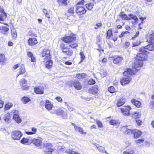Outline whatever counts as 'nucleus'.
<instances>
[{
    "instance_id": "1",
    "label": "nucleus",
    "mask_w": 154,
    "mask_h": 154,
    "mask_svg": "<svg viewBox=\"0 0 154 154\" xmlns=\"http://www.w3.org/2000/svg\"><path fill=\"white\" fill-rule=\"evenodd\" d=\"M145 55L142 53H138L137 54L134 63L132 65V67L133 69L138 71L140 70V68L143 64V61L145 60Z\"/></svg>"
},
{
    "instance_id": "2",
    "label": "nucleus",
    "mask_w": 154,
    "mask_h": 154,
    "mask_svg": "<svg viewBox=\"0 0 154 154\" xmlns=\"http://www.w3.org/2000/svg\"><path fill=\"white\" fill-rule=\"evenodd\" d=\"M76 38L75 35L72 34L69 36H66L62 38V40L66 43H71L69 46L72 48H75L78 46L75 41Z\"/></svg>"
},
{
    "instance_id": "3",
    "label": "nucleus",
    "mask_w": 154,
    "mask_h": 154,
    "mask_svg": "<svg viewBox=\"0 0 154 154\" xmlns=\"http://www.w3.org/2000/svg\"><path fill=\"white\" fill-rule=\"evenodd\" d=\"M153 44H149L145 47H143L139 49L140 53H142L143 54L145 55V57L146 55L148 54V52L146 50L147 49L148 51H152L154 50V45Z\"/></svg>"
},
{
    "instance_id": "4",
    "label": "nucleus",
    "mask_w": 154,
    "mask_h": 154,
    "mask_svg": "<svg viewBox=\"0 0 154 154\" xmlns=\"http://www.w3.org/2000/svg\"><path fill=\"white\" fill-rule=\"evenodd\" d=\"M42 146L46 148L45 150L44 151V153L45 154H51L52 152L55 151L54 149L51 148L52 146L51 143H47L45 144L42 145Z\"/></svg>"
},
{
    "instance_id": "5",
    "label": "nucleus",
    "mask_w": 154,
    "mask_h": 154,
    "mask_svg": "<svg viewBox=\"0 0 154 154\" xmlns=\"http://www.w3.org/2000/svg\"><path fill=\"white\" fill-rule=\"evenodd\" d=\"M19 84L23 91L28 90L30 87L27 83V81L24 79H22L19 81Z\"/></svg>"
},
{
    "instance_id": "6",
    "label": "nucleus",
    "mask_w": 154,
    "mask_h": 154,
    "mask_svg": "<svg viewBox=\"0 0 154 154\" xmlns=\"http://www.w3.org/2000/svg\"><path fill=\"white\" fill-rule=\"evenodd\" d=\"M131 107L129 106H123L120 108L122 114L125 116H129L130 115V110L131 109Z\"/></svg>"
},
{
    "instance_id": "7",
    "label": "nucleus",
    "mask_w": 154,
    "mask_h": 154,
    "mask_svg": "<svg viewBox=\"0 0 154 154\" xmlns=\"http://www.w3.org/2000/svg\"><path fill=\"white\" fill-rule=\"evenodd\" d=\"M21 132L18 131H15L12 132L11 134V137L14 140H18L22 136Z\"/></svg>"
},
{
    "instance_id": "8",
    "label": "nucleus",
    "mask_w": 154,
    "mask_h": 154,
    "mask_svg": "<svg viewBox=\"0 0 154 154\" xmlns=\"http://www.w3.org/2000/svg\"><path fill=\"white\" fill-rule=\"evenodd\" d=\"M41 55L43 58L45 60L51 59V55L50 54V51L47 49H44L42 51Z\"/></svg>"
},
{
    "instance_id": "9",
    "label": "nucleus",
    "mask_w": 154,
    "mask_h": 154,
    "mask_svg": "<svg viewBox=\"0 0 154 154\" xmlns=\"http://www.w3.org/2000/svg\"><path fill=\"white\" fill-rule=\"evenodd\" d=\"M85 9L82 6H78L77 7L76 12L78 15H82L86 13Z\"/></svg>"
},
{
    "instance_id": "10",
    "label": "nucleus",
    "mask_w": 154,
    "mask_h": 154,
    "mask_svg": "<svg viewBox=\"0 0 154 154\" xmlns=\"http://www.w3.org/2000/svg\"><path fill=\"white\" fill-rule=\"evenodd\" d=\"M56 114L57 115H60L63 119H66L67 117V113L61 109H57Z\"/></svg>"
},
{
    "instance_id": "11",
    "label": "nucleus",
    "mask_w": 154,
    "mask_h": 154,
    "mask_svg": "<svg viewBox=\"0 0 154 154\" xmlns=\"http://www.w3.org/2000/svg\"><path fill=\"white\" fill-rule=\"evenodd\" d=\"M123 59V58L122 57L119 56L115 57L113 58V62L115 64L120 65Z\"/></svg>"
},
{
    "instance_id": "12",
    "label": "nucleus",
    "mask_w": 154,
    "mask_h": 154,
    "mask_svg": "<svg viewBox=\"0 0 154 154\" xmlns=\"http://www.w3.org/2000/svg\"><path fill=\"white\" fill-rule=\"evenodd\" d=\"M147 41L151 44L154 45V32L149 33L147 36Z\"/></svg>"
},
{
    "instance_id": "13",
    "label": "nucleus",
    "mask_w": 154,
    "mask_h": 154,
    "mask_svg": "<svg viewBox=\"0 0 154 154\" xmlns=\"http://www.w3.org/2000/svg\"><path fill=\"white\" fill-rule=\"evenodd\" d=\"M98 89L97 85H94L90 88L88 90L89 93L93 94H97L98 92Z\"/></svg>"
},
{
    "instance_id": "14",
    "label": "nucleus",
    "mask_w": 154,
    "mask_h": 154,
    "mask_svg": "<svg viewBox=\"0 0 154 154\" xmlns=\"http://www.w3.org/2000/svg\"><path fill=\"white\" fill-rule=\"evenodd\" d=\"M131 80L130 77H124L121 81V84L123 85H125L128 83Z\"/></svg>"
},
{
    "instance_id": "15",
    "label": "nucleus",
    "mask_w": 154,
    "mask_h": 154,
    "mask_svg": "<svg viewBox=\"0 0 154 154\" xmlns=\"http://www.w3.org/2000/svg\"><path fill=\"white\" fill-rule=\"evenodd\" d=\"M0 30L1 32L4 35H7L8 32L9 30L8 26H0Z\"/></svg>"
},
{
    "instance_id": "16",
    "label": "nucleus",
    "mask_w": 154,
    "mask_h": 154,
    "mask_svg": "<svg viewBox=\"0 0 154 154\" xmlns=\"http://www.w3.org/2000/svg\"><path fill=\"white\" fill-rule=\"evenodd\" d=\"M133 73V70L131 69L128 68L127 70L124 71L123 72V75L125 76V77H130V76L132 75Z\"/></svg>"
},
{
    "instance_id": "17",
    "label": "nucleus",
    "mask_w": 154,
    "mask_h": 154,
    "mask_svg": "<svg viewBox=\"0 0 154 154\" xmlns=\"http://www.w3.org/2000/svg\"><path fill=\"white\" fill-rule=\"evenodd\" d=\"M126 99L124 97H122L118 100L117 105L119 107L124 104L126 102Z\"/></svg>"
},
{
    "instance_id": "18",
    "label": "nucleus",
    "mask_w": 154,
    "mask_h": 154,
    "mask_svg": "<svg viewBox=\"0 0 154 154\" xmlns=\"http://www.w3.org/2000/svg\"><path fill=\"white\" fill-rule=\"evenodd\" d=\"M133 133L134 134V136L135 138H137L140 136L142 134L141 131L135 129H134Z\"/></svg>"
},
{
    "instance_id": "19",
    "label": "nucleus",
    "mask_w": 154,
    "mask_h": 154,
    "mask_svg": "<svg viewBox=\"0 0 154 154\" xmlns=\"http://www.w3.org/2000/svg\"><path fill=\"white\" fill-rule=\"evenodd\" d=\"M73 85L75 89L78 90H80L82 88L81 84L78 81H75L74 82Z\"/></svg>"
},
{
    "instance_id": "20",
    "label": "nucleus",
    "mask_w": 154,
    "mask_h": 154,
    "mask_svg": "<svg viewBox=\"0 0 154 154\" xmlns=\"http://www.w3.org/2000/svg\"><path fill=\"white\" fill-rule=\"evenodd\" d=\"M53 106V105L51 103V102L49 100H46L45 106V108L48 110H51Z\"/></svg>"
},
{
    "instance_id": "21",
    "label": "nucleus",
    "mask_w": 154,
    "mask_h": 154,
    "mask_svg": "<svg viewBox=\"0 0 154 154\" xmlns=\"http://www.w3.org/2000/svg\"><path fill=\"white\" fill-rule=\"evenodd\" d=\"M62 53L64 54L70 56L72 55L73 53V51L69 48H68V49L67 50V51H62Z\"/></svg>"
},
{
    "instance_id": "22",
    "label": "nucleus",
    "mask_w": 154,
    "mask_h": 154,
    "mask_svg": "<svg viewBox=\"0 0 154 154\" xmlns=\"http://www.w3.org/2000/svg\"><path fill=\"white\" fill-rule=\"evenodd\" d=\"M29 44L30 45H33L37 43L36 38H29L28 40Z\"/></svg>"
},
{
    "instance_id": "23",
    "label": "nucleus",
    "mask_w": 154,
    "mask_h": 154,
    "mask_svg": "<svg viewBox=\"0 0 154 154\" xmlns=\"http://www.w3.org/2000/svg\"><path fill=\"white\" fill-rule=\"evenodd\" d=\"M47 61L45 63V67L49 69L51 68L52 66V62L51 59H47Z\"/></svg>"
},
{
    "instance_id": "24",
    "label": "nucleus",
    "mask_w": 154,
    "mask_h": 154,
    "mask_svg": "<svg viewBox=\"0 0 154 154\" xmlns=\"http://www.w3.org/2000/svg\"><path fill=\"white\" fill-rule=\"evenodd\" d=\"M13 118L18 123H20L21 122V119L17 114H14Z\"/></svg>"
},
{
    "instance_id": "25",
    "label": "nucleus",
    "mask_w": 154,
    "mask_h": 154,
    "mask_svg": "<svg viewBox=\"0 0 154 154\" xmlns=\"http://www.w3.org/2000/svg\"><path fill=\"white\" fill-rule=\"evenodd\" d=\"M60 48L62 50V51H65L68 49V46L67 44H64V43H61L60 45Z\"/></svg>"
},
{
    "instance_id": "26",
    "label": "nucleus",
    "mask_w": 154,
    "mask_h": 154,
    "mask_svg": "<svg viewBox=\"0 0 154 154\" xmlns=\"http://www.w3.org/2000/svg\"><path fill=\"white\" fill-rule=\"evenodd\" d=\"M64 103L65 105L67 106L68 109L69 111H72L74 110V108L72 105L70 103L69 104L66 102H65Z\"/></svg>"
},
{
    "instance_id": "27",
    "label": "nucleus",
    "mask_w": 154,
    "mask_h": 154,
    "mask_svg": "<svg viewBox=\"0 0 154 154\" xmlns=\"http://www.w3.org/2000/svg\"><path fill=\"white\" fill-rule=\"evenodd\" d=\"M25 69L23 64H21L19 72V74L18 75L17 77L20 75L22 74L25 72Z\"/></svg>"
},
{
    "instance_id": "28",
    "label": "nucleus",
    "mask_w": 154,
    "mask_h": 154,
    "mask_svg": "<svg viewBox=\"0 0 154 154\" xmlns=\"http://www.w3.org/2000/svg\"><path fill=\"white\" fill-rule=\"evenodd\" d=\"M131 102L133 104L138 107H139L141 104L140 102L134 99H132L131 100Z\"/></svg>"
},
{
    "instance_id": "29",
    "label": "nucleus",
    "mask_w": 154,
    "mask_h": 154,
    "mask_svg": "<svg viewBox=\"0 0 154 154\" xmlns=\"http://www.w3.org/2000/svg\"><path fill=\"white\" fill-rule=\"evenodd\" d=\"M11 119V117L10 113H7L5 115L4 117V120L5 122H9V121Z\"/></svg>"
},
{
    "instance_id": "30",
    "label": "nucleus",
    "mask_w": 154,
    "mask_h": 154,
    "mask_svg": "<svg viewBox=\"0 0 154 154\" xmlns=\"http://www.w3.org/2000/svg\"><path fill=\"white\" fill-rule=\"evenodd\" d=\"M75 128L76 131H78L81 134H86V133L83 131V130L82 128L78 126H75Z\"/></svg>"
},
{
    "instance_id": "31",
    "label": "nucleus",
    "mask_w": 154,
    "mask_h": 154,
    "mask_svg": "<svg viewBox=\"0 0 154 154\" xmlns=\"http://www.w3.org/2000/svg\"><path fill=\"white\" fill-rule=\"evenodd\" d=\"M132 117L134 118H137L140 116V114L137 112H134L131 113Z\"/></svg>"
},
{
    "instance_id": "32",
    "label": "nucleus",
    "mask_w": 154,
    "mask_h": 154,
    "mask_svg": "<svg viewBox=\"0 0 154 154\" xmlns=\"http://www.w3.org/2000/svg\"><path fill=\"white\" fill-rule=\"evenodd\" d=\"M21 100L24 103L26 104L30 100V99L27 97H24L22 98Z\"/></svg>"
},
{
    "instance_id": "33",
    "label": "nucleus",
    "mask_w": 154,
    "mask_h": 154,
    "mask_svg": "<svg viewBox=\"0 0 154 154\" xmlns=\"http://www.w3.org/2000/svg\"><path fill=\"white\" fill-rule=\"evenodd\" d=\"M106 38L107 39H109L111 36L112 35V31L111 29H109L108 30L107 32Z\"/></svg>"
},
{
    "instance_id": "34",
    "label": "nucleus",
    "mask_w": 154,
    "mask_h": 154,
    "mask_svg": "<svg viewBox=\"0 0 154 154\" xmlns=\"http://www.w3.org/2000/svg\"><path fill=\"white\" fill-rule=\"evenodd\" d=\"M87 75H86L84 73H82L81 74H78L76 75V77L79 79H83L85 78Z\"/></svg>"
},
{
    "instance_id": "35",
    "label": "nucleus",
    "mask_w": 154,
    "mask_h": 154,
    "mask_svg": "<svg viewBox=\"0 0 154 154\" xmlns=\"http://www.w3.org/2000/svg\"><path fill=\"white\" fill-rule=\"evenodd\" d=\"M87 9L89 10H91L93 8L94 4L92 3H89L86 4L85 5Z\"/></svg>"
},
{
    "instance_id": "36",
    "label": "nucleus",
    "mask_w": 154,
    "mask_h": 154,
    "mask_svg": "<svg viewBox=\"0 0 154 154\" xmlns=\"http://www.w3.org/2000/svg\"><path fill=\"white\" fill-rule=\"evenodd\" d=\"M67 0H58V3L60 6L66 5Z\"/></svg>"
},
{
    "instance_id": "37",
    "label": "nucleus",
    "mask_w": 154,
    "mask_h": 154,
    "mask_svg": "<svg viewBox=\"0 0 154 154\" xmlns=\"http://www.w3.org/2000/svg\"><path fill=\"white\" fill-rule=\"evenodd\" d=\"M29 140L28 139L23 138L20 141L21 143L24 144L28 145L29 144Z\"/></svg>"
},
{
    "instance_id": "38",
    "label": "nucleus",
    "mask_w": 154,
    "mask_h": 154,
    "mask_svg": "<svg viewBox=\"0 0 154 154\" xmlns=\"http://www.w3.org/2000/svg\"><path fill=\"white\" fill-rule=\"evenodd\" d=\"M45 85H44L42 86H39V94H43L44 93V90L45 88Z\"/></svg>"
},
{
    "instance_id": "39",
    "label": "nucleus",
    "mask_w": 154,
    "mask_h": 154,
    "mask_svg": "<svg viewBox=\"0 0 154 154\" xmlns=\"http://www.w3.org/2000/svg\"><path fill=\"white\" fill-rule=\"evenodd\" d=\"M13 104L11 103H8L5 105V110H7L9 109L10 108L12 107Z\"/></svg>"
},
{
    "instance_id": "40",
    "label": "nucleus",
    "mask_w": 154,
    "mask_h": 154,
    "mask_svg": "<svg viewBox=\"0 0 154 154\" xmlns=\"http://www.w3.org/2000/svg\"><path fill=\"white\" fill-rule=\"evenodd\" d=\"M128 16L133 20H135L136 22H137L138 20V19L136 15H134L132 14H128Z\"/></svg>"
},
{
    "instance_id": "41",
    "label": "nucleus",
    "mask_w": 154,
    "mask_h": 154,
    "mask_svg": "<svg viewBox=\"0 0 154 154\" xmlns=\"http://www.w3.org/2000/svg\"><path fill=\"white\" fill-rule=\"evenodd\" d=\"M95 122L99 128H102L103 127V124L101 121L96 119L95 120Z\"/></svg>"
},
{
    "instance_id": "42",
    "label": "nucleus",
    "mask_w": 154,
    "mask_h": 154,
    "mask_svg": "<svg viewBox=\"0 0 154 154\" xmlns=\"http://www.w3.org/2000/svg\"><path fill=\"white\" fill-rule=\"evenodd\" d=\"M121 17L122 20L124 19L126 20H130L131 18L128 17L126 14H121Z\"/></svg>"
},
{
    "instance_id": "43",
    "label": "nucleus",
    "mask_w": 154,
    "mask_h": 154,
    "mask_svg": "<svg viewBox=\"0 0 154 154\" xmlns=\"http://www.w3.org/2000/svg\"><path fill=\"white\" fill-rule=\"evenodd\" d=\"M108 91L111 93H113L115 91L116 89L113 86H111L108 88Z\"/></svg>"
},
{
    "instance_id": "44",
    "label": "nucleus",
    "mask_w": 154,
    "mask_h": 154,
    "mask_svg": "<svg viewBox=\"0 0 154 154\" xmlns=\"http://www.w3.org/2000/svg\"><path fill=\"white\" fill-rule=\"evenodd\" d=\"M32 142L36 146H38V139H34L32 140Z\"/></svg>"
},
{
    "instance_id": "45",
    "label": "nucleus",
    "mask_w": 154,
    "mask_h": 154,
    "mask_svg": "<svg viewBox=\"0 0 154 154\" xmlns=\"http://www.w3.org/2000/svg\"><path fill=\"white\" fill-rule=\"evenodd\" d=\"M100 74L102 77H104L107 75V73L106 71L103 70L100 72Z\"/></svg>"
},
{
    "instance_id": "46",
    "label": "nucleus",
    "mask_w": 154,
    "mask_h": 154,
    "mask_svg": "<svg viewBox=\"0 0 154 154\" xmlns=\"http://www.w3.org/2000/svg\"><path fill=\"white\" fill-rule=\"evenodd\" d=\"M68 13L71 14H74V8L73 7H71L69 8L67 11Z\"/></svg>"
},
{
    "instance_id": "47",
    "label": "nucleus",
    "mask_w": 154,
    "mask_h": 154,
    "mask_svg": "<svg viewBox=\"0 0 154 154\" xmlns=\"http://www.w3.org/2000/svg\"><path fill=\"white\" fill-rule=\"evenodd\" d=\"M12 35L14 38H16L17 37V33L15 30H11Z\"/></svg>"
},
{
    "instance_id": "48",
    "label": "nucleus",
    "mask_w": 154,
    "mask_h": 154,
    "mask_svg": "<svg viewBox=\"0 0 154 154\" xmlns=\"http://www.w3.org/2000/svg\"><path fill=\"white\" fill-rule=\"evenodd\" d=\"M134 151L133 150H126L123 152V154H133Z\"/></svg>"
},
{
    "instance_id": "49",
    "label": "nucleus",
    "mask_w": 154,
    "mask_h": 154,
    "mask_svg": "<svg viewBox=\"0 0 154 154\" xmlns=\"http://www.w3.org/2000/svg\"><path fill=\"white\" fill-rule=\"evenodd\" d=\"M79 54L80 56H81V62H82L84 60H85V56L83 52H80Z\"/></svg>"
},
{
    "instance_id": "50",
    "label": "nucleus",
    "mask_w": 154,
    "mask_h": 154,
    "mask_svg": "<svg viewBox=\"0 0 154 154\" xmlns=\"http://www.w3.org/2000/svg\"><path fill=\"white\" fill-rule=\"evenodd\" d=\"M125 130L124 131V132L125 133L127 134H128L129 133H131V134H133V131H130V129H128L126 128H124Z\"/></svg>"
},
{
    "instance_id": "51",
    "label": "nucleus",
    "mask_w": 154,
    "mask_h": 154,
    "mask_svg": "<svg viewBox=\"0 0 154 154\" xmlns=\"http://www.w3.org/2000/svg\"><path fill=\"white\" fill-rule=\"evenodd\" d=\"M97 148L100 152H104V151H105V149L104 148V147L100 146H99L98 147H97Z\"/></svg>"
},
{
    "instance_id": "52",
    "label": "nucleus",
    "mask_w": 154,
    "mask_h": 154,
    "mask_svg": "<svg viewBox=\"0 0 154 154\" xmlns=\"http://www.w3.org/2000/svg\"><path fill=\"white\" fill-rule=\"evenodd\" d=\"M88 83L89 85H92L95 83V81L94 80L91 79L88 81Z\"/></svg>"
},
{
    "instance_id": "53",
    "label": "nucleus",
    "mask_w": 154,
    "mask_h": 154,
    "mask_svg": "<svg viewBox=\"0 0 154 154\" xmlns=\"http://www.w3.org/2000/svg\"><path fill=\"white\" fill-rule=\"evenodd\" d=\"M5 60V57L2 54H0V62H3Z\"/></svg>"
},
{
    "instance_id": "54",
    "label": "nucleus",
    "mask_w": 154,
    "mask_h": 154,
    "mask_svg": "<svg viewBox=\"0 0 154 154\" xmlns=\"http://www.w3.org/2000/svg\"><path fill=\"white\" fill-rule=\"evenodd\" d=\"M117 121L115 120H111L109 122V123L111 125H114L116 124Z\"/></svg>"
},
{
    "instance_id": "55",
    "label": "nucleus",
    "mask_w": 154,
    "mask_h": 154,
    "mask_svg": "<svg viewBox=\"0 0 154 154\" xmlns=\"http://www.w3.org/2000/svg\"><path fill=\"white\" fill-rule=\"evenodd\" d=\"M136 121L137 124L138 125H142V122L141 120L137 119L136 120Z\"/></svg>"
},
{
    "instance_id": "56",
    "label": "nucleus",
    "mask_w": 154,
    "mask_h": 154,
    "mask_svg": "<svg viewBox=\"0 0 154 154\" xmlns=\"http://www.w3.org/2000/svg\"><path fill=\"white\" fill-rule=\"evenodd\" d=\"M130 45V43L129 42H126L124 44V47L125 48H127Z\"/></svg>"
},
{
    "instance_id": "57",
    "label": "nucleus",
    "mask_w": 154,
    "mask_h": 154,
    "mask_svg": "<svg viewBox=\"0 0 154 154\" xmlns=\"http://www.w3.org/2000/svg\"><path fill=\"white\" fill-rule=\"evenodd\" d=\"M140 42L139 41H137L133 43V47L137 46L140 44Z\"/></svg>"
},
{
    "instance_id": "58",
    "label": "nucleus",
    "mask_w": 154,
    "mask_h": 154,
    "mask_svg": "<svg viewBox=\"0 0 154 154\" xmlns=\"http://www.w3.org/2000/svg\"><path fill=\"white\" fill-rule=\"evenodd\" d=\"M55 99L59 102L61 103L62 102V99L60 97H56Z\"/></svg>"
},
{
    "instance_id": "59",
    "label": "nucleus",
    "mask_w": 154,
    "mask_h": 154,
    "mask_svg": "<svg viewBox=\"0 0 154 154\" xmlns=\"http://www.w3.org/2000/svg\"><path fill=\"white\" fill-rule=\"evenodd\" d=\"M149 107L151 109H153L154 108V101H151L149 105Z\"/></svg>"
},
{
    "instance_id": "60",
    "label": "nucleus",
    "mask_w": 154,
    "mask_h": 154,
    "mask_svg": "<svg viewBox=\"0 0 154 154\" xmlns=\"http://www.w3.org/2000/svg\"><path fill=\"white\" fill-rule=\"evenodd\" d=\"M123 128H126L128 129H130V131H133L134 130L133 127L131 126H125Z\"/></svg>"
},
{
    "instance_id": "61",
    "label": "nucleus",
    "mask_w": 154,
    "mask_h": 154,
    "mask_svg": "<svg viewBox=\"0 0 154 154\" xmlns=\"http://www.w3.org/2000/svg\"><path fill=\"white\" fill-rule=\"evenodd\" d=\"M144 140L141 139H139L138 140H136V142L137 143H142L143 142Z\"/></svg>"
},
{
    "instance_id": "62",
    "label": "nucleus",
    "mask_w": 154,
    "mask_h": 154,
    "mask_svg": "<svg viewBox=\"0 0 154 154\" xmlns=\"http://www.w3.org/2000/svg\"><path fill=\"white\" fill-rule=\"evenodd\" d=\"M4 101L0 100V109L3 107L4 104Z\"/></svg>"
},
{
    "instance_id": "63",
    "label": "nucleus",
    "mask_w": 154,
    "mask_h": 154,
    "mask_svg": "<svg viewBox=\"0 0 154 154\" xmlns=\"http://www.w3.org/2000/svg\"><path fill=\"white\" fill-rule=\"evenodd\" d=\"M27 55L29 57H30V58H31L33 56L32 53L29 51H28L27 52Z\"/></svg>"
},
{
    "instance_id": "64",
    "label": "nucleus",
    "mask_w": 154,
    "mask_h": 154,
    "mask_svg": "<svg viewBox=\"0 0 154 154\" xmlns=\"http://www.w3.org/2000/svg\"><path fill=\"white\" fill-rule=\"evenodd\" d=\"M34 91L36 94H38V88L35 87L34 88Z\"/></svg>"
}]
</instances>
